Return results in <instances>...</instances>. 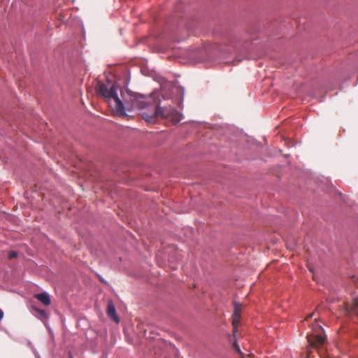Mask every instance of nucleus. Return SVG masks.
I'll use <instances>...</instances> for the list:
<instances>
[{
    "instance_id": "f257e3e1",
    "label": "nucleus",
    "mask_w": 358,
    "mask_h": 358,
    "mask_svg": "<svg viewBox=\"0 0 358 358\" xmlns=\"http://www.w3.org/2000/svg\"><path fill=\"white\" fill-rule=\"evenodd\" d=\"M96 90L101 96L113 99L115 113L120 116L125 114L126 109L129 110L134 108H145L150 106L151 100H153L151 96L148 97L142 94H136L132 96L131 104L128 102L123 103L118 97L116 90L113 86L108 89L103 84H98Z\"/></svg>"
},
{
    "instance_id": "f03ea898",
    "label": "nucleus",
    "mask_w": 358,
    "mask_h": 358,
    "mask_svg": "<svg viewBox=\"0 0 358 358\" xmlns=\"http://www.w3.org/2000/svg\"><path fill=\"white\" fill-rule=\"evenodd\" d=\"M152 113L150 115L147 113L143 114V118L149 123H154L158 117L170 119L174 124L179 122L180 120V114L171 106H152Z\"/></svg>"
},
{
    "instance_id": "7ed1b4c3",
    "label": "nucleus",
    "mask_w": 358,
    "mask_h": 358,
    "mask_svg": "<svg viewBox=\"0 0 358 358\" xmlns=\"http://www.w3.org/2000/svg\"><path fill=\"white\" fill-rule=\"evenodd\" d=\"M325 340L326 336L323 333H317V334H313L308 336L309 344L314 348L322 345L324 343Z\"/></svg>"
},
{
    "instance_id": "20e7f679",
    "label": "nucleus",
    "mask_w": 358,
    "mask_h": 358,
    "mask_svg": "<svg viewBox=\"0 0 358 358\" xmlns=\"http://www.w3.org/2000/svg\"><path fill=\"white\" fill-rule=\"evenodd\" d=\"M241 306L237 302L234 303V310L232 315V325L234 328V334L238 331V325L241 320Z\"/></svg>"
},
{
    "instance_id": "39448f33",
    "label": "nucleus",
    "mask_w": 358,
    "mask_h": 358,
    "mask_svg": "<svg viewBox=\"0 0 358 358\" xmlns=\"http://www.w3.org/2000/svg\"><path fill=\"white\" fill-rule=\"evenodd\" d=\"M106 313H107L108 317H110L111 320H113L116 323H118L120 322V319L116 313L114 303H113L112 301H109L108 302Z\"/></svg>"
},
{
    "instance_id": "423d86ee",
    "label": "nucleus",
    "mask_w": 358,
    "mask_h": 358,
    "mask_svg": "<svg viewBox=\"0 0 358 358\" xmlns=\"http://www.w3.org/2000/svg\"><path fill=\"white\" fill-rule=\"evenodd\" d=\"M344 309L348 314L354 313L358 316V299L353 300V306H350L348 303H344Z\"/></svg>"
},
{
    "instance_id": "0eeeda50",
    "label": "nucleus",
    "mask_w": 358,
    "mask_h": 358,
    "mask_svg": "<svg viewBox=\"0 0 358 358\" xmlns=\"http://www.w3.org/2000/svg\"><path fill=\"white\" fill-rule=\"evenodd\" d=\"M34 298H36L45 306H49L51 303L49 294L45 292L36 294L34 295Z\"/></svg>"
},
{
    "instance_id": "6e6552de",
    "label": "nucleus",
    "mask_w": 358,
    "mask_h": 358,
    "mask_svg": "<svg viewBox=\"0 0 358 358\" xmlns=\"http://www.w3.org/2000/svg\"><path fill=\"white\" fill-rule=\"evenodd\" d=\"M233 348H234V350L240 355H241L242 357H243V352H241V348L239 347V345L237 344V343L235 341L234 343H233Z\"/></svg>"
},
{
    "instance_id": "1a4fd4ad",
    "label": "nucleus",
    "mask_w": 358,
    "mask_h": 358,
    "mask_svg": "<svg viewBox=\"0 0 358 358\" xmlns=\"http://www.w3.org/2000/svg\"><path fill=\"white\" fill-rule=\"evenodd\" d=\"M17 256V253L15 251H11L8 253V259H11L15 258Z\"/></svg>"
},
{
    "instance_id": "9d476101",
    "label": "nucleus",
    "mask_w": 358,
    "mask_h": 358,
    "mask_svg": "<svg viewBox=\"0 0 358 358\" xmlns=\"http://www.w3.org/2000/svg\"><path fill=\"white\" fill-rule=\"evenodd\" d=\"M36 310L38 313H40L41 315H43V316H45V315H46V313H45V310H43L36 309Z\"/></svg>"
},
{
    "instance_id": "9b49d317",
    "label": "nucleus",
    "mask_w": 358,
    "mask_h": 358,
    "mask_svg": "<svg viewBox=\"0 0 358 358\" xmlns=\"http://www.w3.org/2000/svg\"><path fill=\"white\" fill-rule=\"evenodd\" d=\"M3 317V312L0 309V320Z\"/></svg>"
},
{
    "instance_id": "f8f14e48",
    "label": "nucleus",
    "mask_w": 358,
    "mask_h": 358,
    "mask_svg": "<svg viewBox=\"0 0 358 358\" xmlns=\"http://www.w3.org/2000/svg\"><path fill=\"white\" fill-rule=\"evenodd\" d=\"M317 329H319V331H323V329H322V327L320 326H318Z\"/></svg>"
},
{
    "instance_id": "ddd939ff",
    "label": "nucleus",
    "mask_w": 358,
    "mask_h": 358,
    "mask_svg": "<svg viewBox=\"0 0 358 358\" xmlns=\"http://www.w3.org/2000/svg\"><path fill=\"white\" fill-rule=\"evenodd\" d=\"M313 313L310 314V315L306 317V320H307L308 318H310V317H313Z\"/></svg>"
},
{
    "instance_id": "4468645a",
    "label": "nucleus",
    "mask_w": 358,
    "mask_h": 358,
    "mask_svg": "<svg viewBox=\"0 0 358 358\" xmlns=\"http://www.w3.org/2000/svg\"><path fill=\"white\" fill-rule=\"evenodd\" d=\"M310 271L313 272V269L311 268H309Z\"/></svg>"
},
{
    "instance_id": "2eb2a0df",
    "label": "nucleus",
    "mask_w": 358,
    "mask_h": 358,
    "mask_svg": "<svg viewBox=\"0 0 358 358\" xmlns=\"http://www.w3.org/2000/svg\"><path fill=\"white\" fill-rule=\"evenodd\" d=\"M71 358H73V357H71Z\"/></svg>"
}]
</instances>
